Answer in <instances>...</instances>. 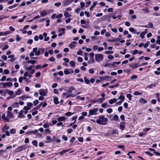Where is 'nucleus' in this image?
Returning a JSON list of instances; mask_svg holds the SVG:
<instances>
[{
	"instance_id": "nucleus-1",
	"label": "nucleus",
	"mask_w": 160,
	"mask_h": 160,
	"mask_svg": "<svg viewBox=\"0 0 160 160\" xmlns=\"http://www.w3.org/2000/svg\"><path fill=\"white\" fill-rule=\"evenodd\" d=\"M108 121L107 118H105L104 115H101L98 117V119H97L96 122L99 125H104L107 123L106 122Z\"/></svg>"
},
{
	"instance_id": "nucleus-2",
	"label": "nucleus",
	"mask_w": 160,
	"mask_h": 160,
	"mask_svg": "<svg viewBox=\"0 0 160 160\" xmlns=\"http://www.w3.org/2000/svg\"><path fill=\"white\" fill-rule=\"evenodd\" d=\"M27 148L28 145H23L21 146L16 149L15 151L16 152H20L26 149Z\"/></svg>"
},
{
	"instance_id": "nucleus-3",
	"label": "nucleus",
	"mask_w": 160,
	"mask_h": 160,
	"mask_svg": "<svg viewBox=\"0 0 160 160\" xmlns=\"http://www.w3.org/2000/svg\"><path fill=\"white\" fill-rule=\"evenodd\" d=\"M95 57L96 60L98 62H100L103 58V56L102 54H96Z\"/></svg>"
},
{
	"instance_id": "nucleus-4",
	"label": "nucleus",
	"mask_w": 160,
	"mask_h": 160,
	"mask_svg": "<svg viewBox=\"0 0 160 160\" xmlns=\"http://www.w3.org/2000/svg\"><path fill=\"white\" fill-rule=\"evenodd\" d=\"M98 109L97 108H94L92 109H91L89 111V115H88V117H89L91 115H96L97 114V112L98 111Z\"/></svg>"
},
{
	"instance_id": "nucleus-5",
	"label": "nucleus",
	"mask_w": 160,
	"mask_h": 160,
	"mask_svg": "<svg viewBox=\"0 0 160 160\" xmlns=\"http://www.w3.org/2000/svg\"><path fill=\"white\" fill-rule=\"evenodd\" d=\"M47 91V90L42 89H40L39 91V94L42 96H45L46 92Z\"/></svg>"
},
{
	"instance_id": "nucleus-6",
	"label": "nucleus",
	"mask_w": 160,
	"mask_h": 160,
	"mask_svg": "<svg viewBox=\"0 0 160 160\" xmlns=\"http://www.w3.org/2000/svg\"><path fill=\"white\" fill-rule=\"evenodd\" d=\"M126 124V123L125 122H121L120 123L119 128L121 130H123L125 128V125Z\"/></svg>"
},
{
	"instance_id": "nucleus-7",
	"label": "nucleus",
	"mask_w": 160,
	"mask_h": 160,
	"mask_svg": "<svg viewBox=\"0 0 160 160\" xmlns=\"http://www.w3.org/2000/svg\"><path fill=\"white\" fill-rule=\"evenodd\" d=\"M73 0H65L63 2V4L64 6H66L73 1Z\"/></svg>"
},
{
	"instance_id": "nucleus-8",
	"label": "nucleus",
	"mask_w": 160,
	"mask_h": 160,
	"mask_svg": "<svg viewBox=\"0 0 160 160\" xmlns=\"http://www.w3.org/2000/svg\"><path fill=\"white\" fill-rule=\"evenodd\" d=\"M38 130H35L33 131H28L26 133V134L28 135H30L32 134H37L38 132Z\"/></svg>"
},
{
	"instance_id": "nucleus-9",
	"label": "nucleus",
	"mask_w": 160,
	"mask_h": 160,
	"mask_svg": "<svg viewBox=\"0 0 160 160\" xmlns=\"http://www.w3.org/2000/svg\"><path fill=\"white\" fill-rule=\"evenodd\" d=\"M14 55H9L8 57V58H11V59H10L8 60V61L10 60V61L11 62H13L15 60V58H14Z\"/></svg>"
},
{
	"instance_id": "nucleus-10",
	"label": "nucleus",
	"mask_w": 160,
	"mask_h": 160,
	"mask_svg": "<svg viewBox=\"0 0 160 160\" xmlns=\"http://www.w3.org/2000/svg\"><path fill=\"white\" fill-rule=\"evenodd\" d=\"M11 33V32L10 31H7L5 32H0V36L7 35L8 34H9Z\"/></svg>"
},
{
	"instance_id": "nucleus-11",
	"label": "nucleus",
	"mask_w": 160,
	"mask_h": 160,
	"mask_svg": "<svg viewBox=\"0 0 160 160\" xmlns=\"http://www.w3.org/2000/svg\"><path fill=\"white\" fill-rule=\"evenodd\" d=\"M77 42H72L71 44H69V47L71 49L75 47V44Z\"/></svg>"
},
{
	"instance_id": "nucleus-12",
	"label": "nucleus",
	"mask_w": 160,
	"mask_h": 160,
	"mask_svg": "<svg viewBox=\"0 0 160 160\" xmlns=\"http://www.w3.org/2000/svg\"><path fill=\"white\" fill-rule=\"evenodd\" d=\"M37 49H38L37 47H36V48H33L32 52H31L29 54L30 56H31V57L33 56L34 55V53L35 52L37 51Z\"/></svg>"
},
{
	"instance_id": "nucleus-13",
	"label": "nucleus",
	"mask_w": 160,
	"mask_h": 160,
	"mask_svg": "<svg viewBox=\"0 0 160 160\" xmlns=\"http://www.w3.org/2000/svg\"><path fill=\"white\" fill-rule=\"evenodd\" d=\"M7 116L9 118H13V114L9 111H7Z\"/></svg>"
},
{
	"instance_id": "nucleus-14",
	"label": "nucleus",
	"mask_w": 160,
	"mask_h": 160,
	"mask_svg": "<svg viewBox=\"0 0 160 160\" xmlns=\"http://www.w3.org/2000/svg\"><path fill=\"white\" fill-rule=\"evenodd\" d=\"M2 118L7 122H8L10 121V120L9 119L5 117V113H3L2 114Z\"/></svg>"
},
{
	"instance_id": "nucleus-15",
	"label": "nucleus",
	"mask_w": 160,
	"mask_h": 160,
	"mask_svg": "<svg viewBox=\"0 0 160 160\" xmlns=\"http://www.w3.org/2000/svg\"><path fill=\"white\" fill-rule=\"evenodd\" d=\"M117 101V99L115 98H114L113 99L110 100L109 101V103L110 104H112L113 103L116 102Z\"/></svg>"
},
{
	"instance_id": "nucleus-16",
	"label": "nucleus",
	"mask_w": 160,
	"mask_h": 160,
	"mask_svg": "<svg viewBox=\"0 0 160 160\" xmlns=\"http://www.w3.org/2000/svg\"><path fill=\"white\" fill-rule=\"evenodd\" d=\"M66 120V118L63 117H60L58 118V121H65Z\"/></svg>"
},
{
	"instance_id": "nucleus-17",
	"label": "nucleus",
	"mask_w": 160,
	"mask_h": 160,
	"mask_svg": "<svg viewBox=\"0 0 160 160\" xmlns=\"http://www.w3.org/2000/svg\"><path fill=\"white\" fill-rule=\"evenodd\" d=\"M9 128V127L7 125V124L4 125L3 128L2 129V130L3 132H4L6 130H8Z\"/></svg>"
},
{
	"instance_id": "nucleus-18",
	"label": "nucleus",
	"mask_w": 160,
	"mask_h": 160,
	"mask_svg": "<svg viewBox=\"0 0 160 160\" xmlns=\"http://www.w3.org/2000/svg\"><path fill=\"white\" fill-rule=\"evenodd\" d=\"M23 111L22 110H21L19 113L18 116V118H23L24 117V116L22 115Z\"/></svg>"
},
{
	"instance_id": "nucleus-19",
	"label": "nucleus",
	"mask_w": 160,
	"mask_h": 160,
	"mask_svg": "<svg viewBox=\"0 0 160 160\" xmlns=\"http://www.w3.org/2000/svg\"><path fill=\"white\" fill-rule=\"evenodd\" d=\"M46 139L48 141H46L45 142L46 143H49L52 142V139L51 137L49 136H48L46 137Z\"/></svg>"
},
{
	"instance_id": "nucleus-20",
	"label": "nucleus",
	"mask_w": 160,
	"mask_h": 160,
	"mask_svg": "<svg viewBox=\"0 0 160 160\" xmlns=\"http://www.w3.org/2000/svg\"><path fill=\"white\" fill-rule=\"evenodd\" d=\"M139 102L141 103H145L147 102V101L143 98H141L139 100Z\"/></svg>"
},
{
	"instance_id": "nucleus-21",
	"label": "nucleus",
	"mask_w": 160,
	"mask_h": 160,
	"mask_svg": "<svg viewBox=\"0 0 160 160\" xmlns=\"http://www.w3.org/2000/svg\"><path fill=\"white\" fill-rule=\"evenodd\" d=\"M6 91L7 93L8 94L12 96L14 94V92L12 91H10L8 89H6Z\"/></svg>"
},
{
	"instance_id": "nucleus-22",
	"label": "nucleus",
	"mask_w": 160,
	"mask_h": 160,
	"mask_svg": "<svg viewBox=\"0 0 160 160\" xmlns=\"http://www.w3.org/2000/svg\"><path fill=\"white\" fill-rule=\"evenodd\" d=\"M105 100V98H98L97 100H95L96 102H99L100 103H102V102L103 101Z\"/></svg>"
},
{
	"instance_id": "nucleus-23",
	"label": "nucleus",
	"mask_w": 160,
	"mask_h": 160,
	"mask_svg": "<svg viewBox=\"0 0 160 160\" xmlns=\"http://www.w3.org/2000/svg\"><path fill=\"white\" fill-rule=\"evenodd\" d=\"M75 89V88L73 87H70L69 88L68 90V92L69 93H71L72 91V90H74Z\"/></svg>"
},
{
	"instance_id": "nucleus-24",
	"label": "nucleus",
	"mask_w": 160,
	"mask_h": 160,
	"mask_svg": "<svg viewBox=\"0 0 160 160\" xmlns=\"http://www.w3.org/2000/svg\"><path fill=\"white\" fill-rule=\"evenodd\" d=\"M26 62L28 63H31L32 64H34L36 62V61L33 60H29L27 61Z\"/></svg>"
},
{
	"instance_id": "nucleus-25",
	"label": "nucleus",
	"mask_w": 160,
	"mask_h": 160,
	"mask_svg": "<svg viewBox=\"0 0 160 160\" xmlns=\"http://www.w3.org/2000/svg\"><path fill=\"white\" fill-rule=\"evenodd\" d=\"M54 102L56 104H57L59 103L58 99L57 98L55 97L54 98Z\"/></svg>"
},
{
	"instance_id": "nucleus-26",
	"label": "nucleus",
	"mask_w": 160,
	"mask_h": 160,
	"mask_svg": "<svg viewBox=\"0 0 160 160\" xmlns=\"http://www.w3.org/2000/svg\"><path fill=\"white\" fill-rule=\"evenodd\" d=\"M32 144L35 147L38 146V141L37 140H33L32 142Z\"/></svg>"
},
{
	"instance_id": "nucleus-27",
	"label": "nucleus",
	"mask_w": 160,
	"mask_h": 160,
	"mask_svg": "<svg viewBox=\"0 0 160 160\" xmlns=\"http://www.w3.org/2000/svg\"><path fill=\"white\" fill-rule=\"evenodd\" d=\"M129 66L130 67L133 68H138V66L135 63L130 64Z\"/></svg>"
},
{
	"instance_id": "nucleus-28",
	"label": "nucleus",
	"mask_w": 160,
	"mask_h": 160,
	"mask_svg": "<svg viewBox=\"0 0 160 160\" xmlns=\"http://www.w3.org/2000/svg\"><path fill=\"white\" fill-rule=\"evenodd\" d=\"M129 31L133 33H136V31L133 28H129Z\"/></svg>"
},
{
	"instance_id": "nucleus-29",
	"label": "nucleus",
	"mask_w": 160,
	"mask_h": 160,
	"mask_svg": "<svg viewBox=\"0 0 160 160\" xmlns=\"http://www.w3.org/2000/svg\"><path fill=\"white\" fill-rule=\"evenodd\" d=\"M84 81L86 84H88L90 83V80L88 79L86 77L84 78Z\"/></svg>"
},
{
	"instance_id": "nucleus-30",
	"label": "nucleus",
	"mask_w": 160,
	"mask_h": 160,
	"mask_svg": "<svg viewBox=\"0 0 160 160\" xmlns=\"http://www.w3.org/2000/svg\"><path fill=\"white\" fill-rule=\"evenodd\" d=\"M0 94L3 96H5L6 95L5 92L4 91V90H0Z\"/></svg>"
},
{
	"instance_id": "nucleus-31",
	"label": "nucleus",
	"mask_w": 160,
	"mask_h": 160,
	"mask_svg": "<svg viewBox=\"0 0 160 160\" xmlns=\"http://www.w3.org/2000/svg\"><path fill=\"white\" fill-rule=\"evenodd\" d=\"M156 87L155 84H151L149 85L147 87V88H148L150 89L152 88L153 87Z\"/></svg>"
},
{
	"instance_id": "nucleus-32",
	"label": "nucleus",
	"mask_w": 160,
	"mask_h": 160,
	"mask_svg": "<svg viewBox=\"0 0 160 160\" xmlns=\"http://www.w3.org/2000/svg\"><path fill=\"white\" fill-rule=\"evenodd\" d=\"M35 52V55H36V56L39 55L41 53L40 50H39V48H38V50H37V51Z\"/></svg>"
},
{
	"instance_id": "nucleus-33",
	"label": "nucleus",
	"mask_w": 160,
	"mask_h": 160,
	"mask_svg": "<svg viewBox=\"0 0 160 160\" xmlns=\"http://www.w3.org/2000/svg\"><path fill=\"white\" fill-rule=\"evenodd\" d=\"M70 65L72 67H74L75 66V62L72 61H71L69 62Z\"/></svg>"
},
{
	"instance_id": "nucleus-34",
	"label": "nucleus",
	"mask_w": 160,
	"mask_h": 160,
	"mask_svg": "<svg viewBox=\"0 0 160 160\" xmlns=\"http://www.w3.org/2000/svg\"><path fill=\"white\" fill-rule=\"evenodd\" d=\"M126 97L128 98L129 100L130 101L132 100V95L131 94H128L126 95Z\"/></svg>"
},
{
	"instance_id": "nucleus-35",
	"label": "nucleus",
	"mask_w": 160,
	"mask_h": 160,
	"mask_svg": "<svg viewBox=\"0 0 160 160\" xmlns=\"http://www.w3.org/2000/svg\"><path fill=\"white\" fill-rule=\"evenodd\" d=\"M47 14V13L46 11L42 12L40 13L41 16L42 17H44V16L46 15Z\"/></svg>"
},
{
	"instance_id": "nucleus-36",
	"label": "nucleus",
	"mask_w": 160,
	"mask_h": 160,
	"mask_svg": "<svg viewBox=\"0 0 160 160\" xmlns=\"http://www.w3.org/2000/svg\"><path fill=\"white\" fill-rule=\"evenodd\" d=\"M124 98L125 97L123 95H120L118 97V99H119L121 100H122V101H124Z\"/></svg>"
},
{
	"instance_id": "nucleus-37",
	"label": "nucleus",
	"mask_w": 160,
	"mask_h": 160,
	"mask_svg": "<svg viewBox=\"0 0 160 160\" xmlns=\"http://www.w3.org/2000/svg\"><path fill=\"white\" fill-rule=\"evenodd\" d=\"M118 131L117 130H114L111 131V133L112 134L114 133L118 134Z\"/></svg>"
},
{
	"instance_id": "nucleus-38",
	"label": "nucleus",
	"mask_w": 160,
	"mask_h": 160,
	"mask_svg": "<svg viewBox=\"0 0 160 160\" xmlns=\"http://www.w3.org/2000/svg\"><path fill=\"white\" fill-rule=\"evenodd\" d=\"M97 2H93V5L91 7H90V10H91L96 5Z\"/></svg>"
},
{
	"instance_id": "nucleus-39",
	"label": "nucleus",
	"mask_w": 160,
	"mask_h": 160,
	"mask_svg": "<svg viewBox=\"0 0 160 160\" xmlns=\"http://www.w3.org/2000/svg\"><path fill=\"white\" fill-rule=\"evenodd\" d=\"M16 132V129L14 128L10 130V132L11 134H15V133Z\"/></svg>"
},
{
	"instance_id": "nucleus-40",
	"label": "nucleus",
	"mask_w": 160,
	"mask_h": 160,
	"mask_svg": "<svg viewBox=\"0 0 160 160\" xmlns=\"http://www.w3.org/2000/svg\"><path fill=\"white\" fill-rule=\"evenodd\" d=\"M149 43H150V42L149 41H147V42L145 44H144L143 45L144 48H147L148 47Z\"/></svg>"
},
{
	"instance_id": "nucleus-41",
	"label": "nucleus",
	"mask_w": 160,
	"mask_h": 160,
	"mask_svg": "<svg viewBox=\"0 0 160 160\" xmlns=\"http://www.w3.org/2000/svg\"><path fill=\"white\" fill-rule=\"evenodd\" d=\"M75 140V138L74 137H72L70 140V142H71V144H72L74 142Z\"/></svg>"
},
{
	"instance_id": "nucleus-42",
	"label": "nucleus",
	"mask_w": 160,
	"mask_h": 160,
	"mask_svg": "<svg viewBox=\"0 0 160 160\" xmlns=\"http://www.w3.org/2000/svg\"><path fill=\"white\" fill-rule=\"evenodd\" d=\"M119 118L117 115H115L113 116V119L116 121H117L118 119Z\"/></svg>"
},
{
	"instance_id": "nucleus-43",
	"label": "nucleus",
	"mask_w": 160,
	"mask_h": 160,
	"mask_svg": "<svg viewBox=\"0 0 160 160\" xmlns=\"http://www.w3.org/2000/svg\"><path fill=\"white\" fill-rule=\"evenodd\" d=\"M39 50H40L41 53V54H42L45 51V49L43 48H39Z\"/></svg>"
},
{
	"instance_id": "nucleus-44",
	"label": "nucleus",
	"mask_w": 160,
	"mask_h": 160,
	"mask_svg": "<svg viewBox=\"0 0 160 160\" xmlns=\"http://www.w3.org/2000/svg\"><path fill=\"white\" fill-rule=\"evenodd\" d=\"M64 15V16L66 18L70 17L71 16V15L69 14L68 12L65 13Z\"/></svg>"
},
{
	"instance_id": "nucleus-45",
	"label": "nucleus",
	"mask_w": 160,
	"mask_h": 160,
	"mask_svg": "<svg viewBox=\"0 0 160 160\" xmlns=\"http://www.w3.org/2000/svg\"><path fill=\"white\" fill-rule=\"evenodd\" d=\"M21 90L20 89H19L17 92H15V94L16 95H19L20 94Z\"/></svg>"
},
{
	"instance_id": "nucleus-46",
	"label": "nucleus",
	"mask_w": 160,
	"mask_h": 160,
	"mask_svg": "<svg viewBox=\"0 0 160 160\" xmlns=\"http://www.w3.org/2000/svg\"><path fill=\"white\" fill-rule=\"evenodd\" d=\"M105 53L106 54H112L113 52L112 51H105Z\"/></svg>"
},
{
	"instance_id": "nucleus-47",
	"label": "nucleus",
	"mask_w": 160,
	"mask_h": 160,
	"mask_svg": "<svg viewBox=\"0 0 160 160\" xmlns=\"http://www.w3.org/2000/svg\"><path fill=\"white\" fill-rule=\"evenodd\" d=\"M145 35V33L144 32H142L141 34H140V35L141 38L143 39L144 38V36Z\"/></svg>"
},
{
	"instance_id": "nucleus-48",
	"label": "nucleus",
	"mask_w": 160,
	"mask_h": 160,
	"mask_svg": "<svg viewBox=\"0 0 160 160\" xmlns=\"http://www.w3.org/2000/svg\"><path fill=\"white\" fill-rule=\"evenodd\" d=\"M33 103L34 106H36L39 103V101L38 100H35L33 101Z\"/></svg>"
},
{
	"instance_id": "nucleus-49",
	"label": "nucleus",
	"mask_w": 160,
	"mask_h": 160,
	"mask_svg": "<svg viewBox=\"0 0 160 160\" xmlns=\"http://www.w3.org/2000/svg\"><path fill=\"white\" fill-rule=\"evenodd\" d=\"M121 63V62L120 61H119V62H113L112 64V66H114L115 65V64H117V65H118L120 63Z\"/></svg>"
},
{
	"instance_id": "nucleus-50",
	"label": "nucleus",
	"mask_w": 160,
	"mask_h": 160,
	"mask_svg": "<svg viewBox=\"0 0 160 160\" xmlns=\"http://www.w3.org/2000/svg\"><path fill=\"white\" fill-rule=\"evenodd\" d=\"M1 58L4 59L5 61L7 60V56L5 55H2L1 56Z\"/></svg>"
},
{
	"instance_id": "nucleus-51",
	"label": "nucleus",
	"mask_w": 160,
	"mask_h": 160,
	"mask_svg": "<svg viewBox=\"0 0 160 160\" xmlns=\"http://www.w3.org/2000/svg\"><path fill=\"white\" fill-rule=\"evenodd\" d=\"M55 58L53 57H52L49 59V60L52 62H54L55 61Z\"/></svg>"
},
{
	"instance_id": "nucleus-52",
	"label": "nucleus",
	"mask_w": 160,
	"mask_h": 160,
	"mask_svg": "<svg viewBox=\"0 0 160 160\" xmlns=\"http://www.w3.org/2000/svg\"><path fill=\"white\" fill-rule=\"evenodd\" d=\"M6 78V76H3L0 79V81H4L5 80Z\"/></svg>"
},
{
	"instance_id": "nucleus-53",
	"label": "nucleus",
	"mask_w": 160,
	"mask_h": 160,
	"mask_svg": "<svg viewBox=\"0 0 160 160\" xmlns=\"http://www.w3.org/2000/svg\"><path fill=\"white\" fill-rule=\"evenodd\" d=\"M137 75H132L131 76V79H133L137 78Z\"/></svg>"
},
{
	"instance_id": "nucleus-54",
	"label": "nucleus",
	"mask_w": 160,
	"mask_h": 160,
	"mask_svg": "<svg viewBox=\"0 0 160 160\" xmlns=\"http://www.w3.org/2000/svg\"><path fill=\"white\" fill-rule=\"evenodd\" d=\"M26 69L27 70H28V71H30L32 68V66L31 65H30V66H29L28 67H26Z\"/></svg>"
},
{
	"instance_id": "nucleus-55",
	"label": "nucleus",
	"mask_w": 160,
	"mask_h": 160,
	"mask_svg": "<svg viewBox=\"0 0 160 160\" xmlns=\"http://www.w3.org/2000/svg\"><path fill=\"white\" fill-rule=\"evenodd\" d=\"M148 27L149 28H152L153 24L152 22H149L148 23Z\"/></svg>"
},
{
	"instance_id": "nucleus-56",
	"label": "nucleus",
	"mask_w": 160,
	"mask_h": 160,
	"mask_svg": "<svg viewBox=\"0 0 160 160\" xmlns=\"http://www.w3.org/2000/svg\"><path fill=\"white\" fill-rule=\"evenodd\" d=\"M112 111V109L111 108H109L107 109V112L109 113H111Z\"/></svg>"
},
{
	"instance_id": "nucleus-57",
	"label": "nucleus",
	"mask_w": 160,
	"mask_h": 160,
	"mask_svg": "<svg viewBox=\"0 0 160 160\" xmlns=\"http://www.w3.org/2000/svg\"><path fill=\"white\" fill-rule=\"evenodd\" d=\"M61 5V3L60 2H58L54 4V5L57 7H59Z\"/></svg>"
},
{
	"instance_id": "nucleus-58",
	"label": "nucleus",
	"mask_w": 160,
	"mask_h": 160,
	"mask_svg": "<svg viewBox=\"0 0 160 160\" xmlns=\"http://www.w3.org/2000/svg\"><path fill=\"white\" fill-rule=\"evenodd\" d=\"M8 18V17L4 16H0V20H2L4 18Z\"/></svg>"
},
{
	"instance_id": "nucleus-59",
	"label": "nucleus",
	"mask_w": 160,
	"mask_h": 160,
	"mask_svg": "<svg viewBox=\"0 0 160 160\" xmlns=\"http://www.w3.org/2000/svg\"><path fill=\"white\" fill-rule=\"evenodd\" d=\"M41 75V73L40 72H37L35 74V77L36 78H38Z\"/></svg>"
},
{
	"instance_id": "nucleus-60",
	"label": "nucleus",
	"mask_w": 160,
	"mask_h": 160,
	"mask_svg": "<svg viewBox=\"0 0 160 160\" xmlns=\"http://www.w3.org/2000/svg\"><path fill=\"white\" fill-rule=\"evenodd\" d=\"M64 74L66 75L70 73L66 69L64 70Z\"/></svg>"
},
{
	"instance_id": "nucleus-61",
	"label": "nucleus",
	"mask_w": 160,
	"mask_h": 160,
	"mask_svg": "<svg viewBox=\"0 0 160 160\" xmlns=\"http://www.w3.org/2000/svg\"><path fill=\"white\" fill-rule=\"evenodd\" d=\"M6 84L7 86L10 87L12 85V83L11 82H8L6 83Z\"/></svg>"
},
{
	"instance_id": "nucleus-62",
	"label": "nucleus",
	"mask_w": 160,
	"mask_h": 160,
	"mask_svg": "<svg viewBox=\"0 0 160 160\" xmlns=\"http://www.w3.org/2000/svg\"><path fill=\"white\" fill-rule=\"evenodd\" d=\"M62 17V14H60L56 15V18H61Z\"/></svg>"
},
{
	"instance_id": "nucleus-63",
	"label": "nucleus",
	"mask_w": 160,
	"mask_h": 160,
	"mask_svg": "<svg viewBox=\"0 0 160 160\" xmlns=\"http://www.w3.org/2000/svg\"><path fill=\"white\" fill-rule=\"evenodd\" d=\"M134 94L135 95H141L142 93L139 92L138 91H136L134 93Z\"/></svg>"
},
{
	"instance_id": "nucleus-64",
	"label": "nucleus",
	"mask_w": 160,
	"mask_h": 160,
	"mask_svg": "<svg viewBox=\"0 0 160 160\" xmlns=\"http://www.w3.org/2000/svg\"><path fill=\"white\" fill-rule=\"evenodd\" d=\"M16 39L17 41H20V38L19 35H17L16 36Z\"/></svg>"
}]
</instances>
